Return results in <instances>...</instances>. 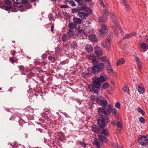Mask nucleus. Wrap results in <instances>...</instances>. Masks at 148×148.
Returning a JSON list of instances; mask_svg holds the SVG:
<instances>
[{
    "label": "nucleus",
    "instance_id": "6e6552de",
    "mask_svg": "<svg viewBox=\"0 0 148 148\" xmlns=\"http://www.w3.org/2000/svg\"><path fill=\"white\" fill-rule=\"evenodd\" d=\"M96 101L98 103L99 105L104 107L107 106L108 102L105 99L103 98L100 99L99 98L97 97L96 99Z\"/></svg>",
    "mask_w": 148,
    "mask_h": 148
},
{
    "label": "nucleus",
    "instance_id": "a211bd4d",
    "mask_svg": "<svg viewBox=\"0 0 148 148\" xmlns=\"http://www.w3.org/2000/svg\"><path fill=\"white\" fill-rule=\"evenodd\" d=\"M66 34L69 37H71L74 35V32L73 29H69L67 31Z\"/></svg>",
    "mask_w": 148,
    "mask_h": 148
},
{
    "label": "nucleus",
    "instance_id": "393cba45",
    "mask_svg": "<svg viewBox=\"0 0 148 148\" xmlns=\"http://www.w3.org/2000/svg\"><path fill=\"white\" fill-rule=\"evenodd\" d=\"M100 134H103L105 136H109V134L107 130L105 129H103L102 130V132L100 133Z\"/></svg>",
    "mask_w": 148,
    "mask_h": 148
},
{
    "label": "nucleus",
    "instance_id": "20e7f679",
    "mask_svg": "<svg viewBox=\"0 0 148 148\" xmlns=\"http://www.w3.org/2000/svg\"><path fill=\"white\" fill-rule=\"evenodd\" d=\"M111 18H112L113 22L114 23V24L116 25L117 27V28H115V27L112 26V28L113 31L116 34H117L118 32L117 29H118L122 35L123 34V31L122 29L120 27H119V25L118 21L116 20V18L114 14L112 15L111 16Z\"/></svg>",
    "mask_w": 148,
    "mask_h": 148
},
{
    "label": "nucleus",
    "instance_id": "72a5a7b5",
    "mask_svg": "<svg viewBox=\"0 0 148 148\" xmlns=\"http://www.w3.org/2000/svg\"><path fill=\"white\" fill-rule=\"evenodd\" d=\"M93 88L92 89V91L93 92L95 93L96 94H98L99 93V88H94L93 87Z\"/></svg>",
    "mask_w": 148,
    "mask_h": 148
},
{
    "label": "nucleus",
    "instance_id": "13d9d810",
    "mask_svg": "<svg viewBox=\"0 0 148 148\" xmlns=\"http://www.w3.org/2000/svg\"><path fill=\"white\" fill-rule=\"evenodd\" d=\"M80 144L83 147H86V144L85 143L82 142L80 143Z\"/></svg>",
    "mask_w": 148,
    "mask_h": 148
},
{
    "label": "nucleus",
    "instance_id": "9b49d317",
    "mask_svg": "<svg viewBox=\"0 0 148 148\" xmlns=\"http://www.w3.org/2000/svg\"><path fill=\"white\" fill-rule=\"evenodd\" d=\"M87 58L89 60H92V63H97L98 60L95 58V56L94 54H89L87 56Z\"/></svg>",
    "mask_w": 148,
    "mask_h": 148
},
{
    "label": "nucleus",
    "instance_id": "864d4df0",
    "mask_svg": "<svg viewBox=\"0 0 148 148\" xmlns=\"http://www.w3.org/2000/svg\"><path fill=\"white\" fill-rule=\"evenodd\" d=\"M26 5L27 8H30L32 6V5L30 4H29L28 3H27V5Z\"/></svg>",
    "mask_w": 148,
    "mask_h": 148
},
{
    "label": "nucleus",
    "instance_id": "a878e982",
    "mask_svg": "<svg viewBox=\"0 0 148 148\" xmlns=\"http://www.w3.org/2000/svg\"><path fill=\"white\" fill-rule=\"evenodd\" d=\"M142 115H144L145 112L144 111L139 107H138L136 109Z\"/></svg>",
    "mask_w": 148,
    "mask_h": 148
},
{
    "label": "nucleus",
    "instance_id": "4be33fe9",
    "mask_svg": "<svg viewBox=\"0 0 148 148\" xmlns=\"http://www.w3.org/2000/svg\"><path fill=\"white\" fill-rule=\"evenodd\" d=\"M125 62V60L123 58L119 59L117 61L116 64L117 66L123 64Z\"/></svg>",
    "mask_w": 148,
    "mask_h": 148
},
{
    "label": "nucleus",
    "instance_id": "f3484780",
    "mask_svg": "<svg viewBox=\"0 0 148 148\" xmlns=\"http://www.w3.org/2000/svg\"><path fill=\"white\" fill-rule=\"evenodd\" d=\"M136 35V34L135 32H132L129 34H126L125 37H124L123 39H124L126 38L129 39L131 38L132 36H135Z\"/></svg>",
    "mask_w": 148,
    "mask_h": 148
},
{
    "label": "nucleus",
    "instance_id": "e433bc0d",
    "mask_svg": "<svg viewBox=\"0 0 148 148\" xmlns=\"http://www.w3.org/2000/svg\"><path fill=\"white\" fill-rule=\"evenodd\" d=\"M137 65L138 66V67L139 69V70L140 71L141 68L142 66V63L140 61L137 63Z\"/></svg>",
    "mask_w": 148,
    "mask_h": 148
},
{
    "label": "nucleus",
    "instance_id": "a19ab883",
    "mask_svg": "<svg viewBox=\"0 0 148 148\" xmlns=\"http://www.w3.org/2000/svg\"><path fill=\"white\" fill-rule=\"evenodd\" d=\"M69 62V61L67 59L64 60L60 62V64L62 65H64L67 64Z\"/></svg>",
    "mask_w": 148,
    "mask_h": 148
},
{
    "label": "nucleus",
    "instance_id": "680f3d73",
    "mask_svg": "<svg viewBox=\"0 0 148 148\" xmlns=\"http://www.w3.org/2000/svg\"><path fill=\"white\" fill-rule=\"evenodd\" d=\"M74 0L78 3H79L80 2L82 1V0Z\"/></svg>",
    "mask_w": 148,
    "mask_h": 148
},
{
    "label": "nucleus",
    "instance_id": "ea45409f",
    "mask_svg": "<svg viewBox=\"0 0 148 148\" xmlns=\"http://www.w3.org/2000/svg\"><path fill=\"white\" fill-rule=\"evenodd\" d=\"M5 3L6 5H9L12 3V2L9 0H5Z\"/></svg>",
    "mask_w": 148,
    "mask_h": 148
},
{
    "label": "nucleus",
    "instance_id": "aec40b11",
    "mask_svg": "<svg viewBox=\"0 0 148 148\" xmlns=\"http://www.w3.org/2000/svg\"><path fill=\"white\" fill-rule=\"evenodd\" d=\"M91 128L92 131L94 132L98 133L99 131V129L96 125H93L91 126Z\"/></svg>",
    "mask_w": 148,
    "mask_h": 148
},
{
    "label": "nucleus",
    "instance_id": "3c124183",
    "mask_svg": "<svg viewBox=\"0 0 148 148\" xmlns=\"http://www.w3.org/2000/svg\"><path fill=\"white\" fill-rule=\"evenodd\" d=\"M19 69L20 70L23 71V70H24V67L23 66L21 65V66H19Z\"/></svg>",
    "mask_w": 148,
    "mask_h": 148
},
{
    "label": "nucleus",
    "instance_id": "0e129e2a",
    "mask_svg": "<svg viewBox=\"0 0 148 148\" xmlns=\"http://www.w3.org/2000/svg\"><path fill=\"white\" fill-rule=\"evenodd\" d=\"M52 58H53L51 56H49L48 57V59L49 60H52Z\"/></svg>",
    "mask_w": 148,
    "mask_h": 148
},
{
    "label": "nucleus",
    "instance_id": "c756f323",
    "mask_svg": "<svg viewBox=\"0 0 148 148\" xmlns=\"http://www.w3.org/2000/svg\"><path fill=\"white\" fill-rule=\"evenodd\" d=\"M68 26L71 29H73L75 27V25L73 23L71 22L68 24Z\"/></svg>",
    "mask_w": 148,
    "mask_h": 148
},
{
    "label": "nucleus",
    "instance_id": "bf43d9fd",
    "mask_svg": "<svg viewBox=\"0 0 148 148\" xmlns=\"http://www.w3.org/2000/svg\"><path fill=\"white\" fill-rule=\"evenodd\" d=\"M108 12L106 10H104V12H103V16H105V15H106L107 14H108Z\"/></svg>",
    "mask_w": 148,
    "mask_h": 148
},
{
    "label": "nucleus",
    "instance_id": "de8ad7c7",
    "mask_svg": "<svg viewBox=\"0 0 148 148\" xmlns=\"http://www.w3.org/2000/svg\"><path fill=\"white\" fill-rule=\"evenodd\" d=\"M99 1L101 5L103 6L104 8L105 7V6L103 3V0H99Z\"/></svg>",
    "mask_w": 148,
    "mask_h": 148
},
{
    "label": "nucleus",
    "instance_id": "49530a36",
    "mask_svg": "<svg viewBox=\"0 0 148 148\" xmlns=\"http://www.w3.org/2000/svg\"><path fill=\"white\" fill-rule=\"evenodd\" d=\"M4 8V9L5 10H9L10 9L12 8V7L11 6H5L3 7Z\"/></svg>",
    "mask_w": 148,
    "mask_h": 148
},
{
    "label": "nucleus",
    "instance_id": "2f4dec72",
    "mask_svg": "<svg viewBox=\"0 0 148 148\" xmlns=\"http://www.w3.org/2000/svg\"><path fill=\"white\" fill-rule=\"evenodd\" d=\"M67 2H68L69 4L72 6H75L76 5L74 2L73 0L67 1Z\"/></svg>",
    "mask_w": 148,
    "mask_h": 148
},
{
    "label": "nucleus",
    "instance_id": "c9c22d12",
    "mask_svg": "<svg viewBox=\"0 0 148 148\" xmlns=\"http://www.w3.org/2000/svg\"><path fill=\"white\" fill-rule=\"evenodd\" d=\"M142 49L145 50L146 48V45L145 43H142L140 45Z\"/></svg>",
    "mask_w": 148,
    "mask_h": 148
},
{
    "label": "nucleus",
    "instance_id": "58836bf2",
    "mask_svg": "<svg viewBox=\"0 0 148 148\" xmlns=\"http://www.w3.org/2000/svg\"><path fill=\"white\" fill-rule=\"evenodd\" d=\"M80 10H79L78 9L76 8H73L72 10V12L73 13L77 12L78 14V12Z\"/></svg>",
    "mask_w": 148,
    "mask_h": 148
},
{
    "label": "nucleus",
    "instance_id": "2eb2a0df",
    "mask_svg": "<svg viewBox=\"0 0 148 148\" xmlns=\"http://www.w3.org/2000/svg\"><path fill=\"white\" fill-rule=\"evenodd\" d=\"M85 49L86 50L88 53L92 52L93 50V48L90 44H88L85 46Z\"/></svg>",
    "mask_w": 148,
    "mask_h": 148
},
{
    "label": "nucleus",
    "instance_id": "79ce46f5",
    "mask_svg": "<svg viewBox=\"0 0 148 148\" xmlns=\"http://www.w3.org/2000/svg\"><path fill=\"white\" fill-rule=\"evenodd\" d=\"M29 0H22L21 2L22 3L27 5L29 3Z\"/></svg>",
    "mask_w": 148,
    "mask_h": 148
},
{
    "label": "nucleus",
    "instance_id": "5701e85b",
    "mask_svg": "<svg viewBox=\"0 0 148 148\" xmlns=\"http://www.w3.org/2000/svg\"><path fill=\"white\" fill-rule=\"evenodd\" d=\"M90 40L92 42H96L97 39L96 36L93 34H91L89 36Z\"/></svg>",
    "mask_w": 148,
    "mask_h": 148
},
{
    "label": "nucleus",
    "instance_id": "37998d69",
    "mask_svg": "<svg viewBox=\"0 0 148 148\" xmlns=\"http://www.w3.org/2000/svg\"><path fill=\"white\" fill-rule=\"evenodd\" d=\"M139 121L141 123H144L145 122V119L142 117H140L139 118Z\"/></svg>",
    "mask_w": 148,
    "mask_h": 148
},
{
    "label": "nucleus",
    "instance_id": "0eeeda50",
    "mask_svg": "<svg viewBox=\"0 0 148 148\" xmlns=\"http://www.w3.org/2000/svg\"><path fill=\"white\" fill-rule=\"evenodd\" d=\"M101 29L99 30V32H100L99 35L100 36L103 37L105 36L106 33H107L108 30L106 26L104 25H101Z\"/></svg>",
    "mask_w": 148,
    "mask_h": 148
},
{
    "label": "nucleus",
    "instance_id": "e2e57ef3",
    "mask_svg": "<svg viewBox=\"0 0 148 148\" xmlns=\"http://www.w3.org/2000/svg\"><path fill=\"white\" fill-rule=\"evenodd\" d=\"M63 14L65 16H66L67 15V13L66 12H63Z\"/></svg>",
    "mask_w": 148,
    "mask_h": 148
},
{
    "label": "nucleus",
    "instance_id": "338daca9",
    "mask_svg": "<svg viewBox=\"0 0 148 148\" xmlns=\"http://www.w3.org/2000/svg\"><path fill=\"white\" fill-rule=\"evenodd\" d=\"M16 53V52L15 51H14V50L13 51V53H12V56H14Z\"/></svg>",
    "mask_w": 148,
    "mask_h": 148
},
{
    "label": "nucleus",
    "instance_id": "bb28decb",
    "mask_svg": "<svg viewBox=\"0 0 148 148\" xmlns=\"http://www.w3.org/2000/svg\"><path fill=\"white\" fill-rule=\"evenodd\" d=\"M109 86L110 84L109 83L106 82L102 85V88L104 89H106L109 87Z\"/></svg>",
    "mask_w": 148,
    "mask_h": 148
},
{
    "label": "nucleus",
    "instance_id": "cd10ccee",
    "mask_svg": "<svg viewBox=\"0 0 148 148\" xmlns=\"http://www.w3.org/2000/svg\"><path fill=\"white\" fill-rule=\"evenodd\" d=\"M99 20L100 22L103 23L106 22L107 18H103V17H100L99 18Z\"/></svg>",
    "mask_w": 148,
    "mask_h": 148
},
{
    "label": "nucleus",
    "instance_id": "4468645a",
    "mask_svg": "<svg viewBox=\"0 0 148 148\" xmlns=\"http://www.w3.org/2000/svg\"><path fill=\"white\" fill-rule=\"evenodd\" d=\"M12 1L14 3L15 7L18 8H20L21 7L22 0H12Z\"/></svg>",
    "mask_w": 148,
    "mask_h": 148
},
{
    "label": "nucleus",
    "instance_id": "c85d7f7f",
    "mask_svg": "<svg viewBox=\"0 0 148 148\" xmlns=\"http://www.w3.org/2000/svg\"><path fill=\"white\" fill-rule=\"evenodd\" d=\"M122 3H123L125 7L126 10L128 11L129 10V6L126 3L125 0H123Z\"/></svg>",
    "mask_w": 148,
    "mask_h": 148
},
{
    "label": "nucleus",
    "instance_id": "09e8293b",
    "mask_svg": "<svg viewBox=\"0 0 148 148\" xmlns=\"http://www.w3.org/2000/svg\"><path fill=\"white\" fill-rule=\"evenodd\" d=\"M61 8H69V6L67 5H62L60 6Z\"/></svg>",
    "mask_w": 148,
    "mask_h": 148
},
{
    "label": "nucleus",
    "instance_id": "c03bdc74",
    "mask_svg": "<svg viewBox=\"0 0 148 148\" xmlns=\"http://www.w3.org/2000/svg\"><path fill=\"white\" fill-rule=\"evenodd\" d=\"M117 110L116 109H114L111 110V111L116 116H117L118 115V114H116Z\"/></svg>",
    "mask_w": 148,
    "mask_h": 148
},
{
    "label": "nucleus",
    "instance_id": "f257e3e1",
    "mask_svg": "<svg viewBox=\"0 0 148 148\" xmlns=\"http://www.w3.org/2000/svg\"><path fill=\"white\" fill-rule=\"evenodd\" d=\"M98 112L99 115L100 116V118L102 120L98 119L97 120V124L100 127L104 128L105 127V123L108 121L107 117L105 116L107 114V112L102 108H98Z\"/></svg>",
    "mask_w": 148,
    "mask_h": 148
},
{
    "label": "nucleus",
    "instance_id": "6ab92c4d",
    "mask_svg": "<svg viewBox=\"0 0 148 148\" xmlns=\"http://www.w3.org/2000/svg\"><path fill=\"white\" fill-rule=\"evenodd\" d=\"M111 122L114 125H116L118 127L121 128L122 127V124L120 122L112 121Z\"/></svg>",
    "mask_w": 148,
    "mask_h": 148
},
{
    "label": "nucleus",
    "instance_id": "f8f14e48",
    "mask_svg": "<svg viewBox=\"0 0 148 148\" xmlns=\"http://www.w3.org/2000/svg\"><path fill=\"white\" fill-rule=\"evenodd\" d=\"M94 51L95 53L97 55L100 56L102 54L103 51L102 49L97 46H96L95 47Z\"/></svg>",
    "mask_w": 148,
    "mask_h": 148
},
{
    "label": "nucleus",
    "instance_id": "423d86ee",
    "mask_svg": "<svg viewBox=\"0 0 148 148\" xmlns=\"http://www.w3.org/2000/svg\"><path fill=\"white\" fill-rule=\"evenodd\" d=\"M109 37L106 38L105 43H102L103 46L107 50H109L110 49V40L111 37L112 36V34L111 33L109 34Z\"/></svg>",
    "mask_w": 148,
    "mask_h": 148
},
{
    "label": "nucleus",
    "instance_id": "dca6fc26",
    "mask_svg": "<svg viewBox=\"0 0 148 148\" xmlns=\"http://www.w3.org/2000/svg\"><path fill=\"white\" fill-rule=\"evenodd\" d=\"M99 140L101 142L106 143L107 141V138L102 135L99 136Z\"/></svg>",
    "mask_w": 148,
    "mask_h": 148
},
{
    "label": "nucleus",
    "instance_id": "4d7b16f0",
    "mask_svg": "<svg viewBox=\"0 0 148 148\" xmlns=\"http://www.w3.org/2000/svg\"><path fill=\"white\" fill-rule=\"evenodd\" d=\"M95 144L97 146H99V143L97 141H95L94 142Z\"/></svg>",
    "mask_w": 148,
    "mask_h": 148
},
{
    "label": "nucleus",
    "instance_id": "7c9ffc66",
    "mask_svg": "<svg viewBox=\"0 0 148 148\" xmlns=\"http://www.w3.org/2000/svg\"><path fill=\"white\" fill-rule=\"evenodd\" d=\"M68 36L67 35H66L65 34H64L62 35V40L64 42H65L66 40L68 38Z\"/></svg>",
    "mask_w": 148,
    "mask_h": 148
},
{
    "label": "nucleus",
    "instance_id": "9d476101",
    "mask_svg": "<svg viewBox=\"0 0 148 148\" xmlns=\"http://www.w3.org/2000/svg\"><path fill=\"white\" fill-rule=\"evenodd\" d=\"M107 63L108 64L106 69L107 72L111 75L114 76L115 74L111 67V64L109 61H107Z\"/></svg>",
    "mask_w": 148,
    "mask_h": 148
},
{
    "label": "nucleus",
    "instance_id": "774afa93",
    "mask_svg": "<svg viewBox=\"0 0 148 148\" xmlns=\"http://www.w3.org/2000/svg\"><path fill=\"white\" fill-rule=\"evenodd\" d=\"M58 140L59 141H61L62 140L61 138L60 137L58 138Z\"/></svg>",
    "mask_w": 148,
    "mask_h": 148
},
{
    "label": "nucleus",
    "instance_id": "4c0bfd02",
    "mask_svg": "<svg viewBox=\"0 0 148 148\" xmlns=\"http://www.w3.org/2000/svg\"><path fill=\"white\" fill-rule=\"evenodd\" d=\"M100 60L103 62H106L108 61L106 60V56H103L101 58Z\"/></svg>",
    "mask_w": 148,
    "mask_h": 148
},
{
    "label": "nucleus",
    "instance_id": "412c9836",
    "mask_svg": "<svg viewBox=\"0 0 148 148\" xmlns=\"http://www.w3.org/2000/svg\"><path fill=\"white\" fill-rule=\"evenodd\" d=\"M138 91L141 94H143L145 90V88L143 86H140L139 85L138 88Z\"/></svg>",
    "mask_w": 148,
    "mask_h": 148
},
{
    "label": "nucleus",
    "instance_id": "a18cd8bd",
    "mask_svg": "<svg viewBox=\"0 0 148 148\" xmlns=\"http://www.w3.org/2000/svg\"><path fill=\"white\" fill-rule=\"evenodd\" d=\"M115 107L118 109H119L120 108V104L119 102L116 103L115 105Z\"/></svg>",
    "mask_w": 148,
    "mask_h": 148
},
{
    "label": "nucleus",
    "instance_id": "603ef678",
    "mask_svg": "<svg viewBox=\"0 0 148 148\" xmlns=\"http://www.w3.org/2000/svg\"><path fill=\"white\" fill-rule=\"evenodd\" d=\"M9 60L12 63L15 62V60H14V58L13 57H10L9 58Z\"/></svg>",
    "mask_w": 148,
    "mask_h": 148
},
{
    "label": "nucleus",
    "instance_id": "1a4fd4ad",
    "mask_svg": "<svg viewBox=\"0 0 148 148\" xmlns=\"http://www.w3.org/2000/svg\"><path fill=\"white\" fill-rule=\"evenodd\" d=\"M77 36L81 39H86L87 38L86 34L84 30L82 29L77 32Z\"/></svg>",
    "mask_w": 148,
    "mask_h": 148
},
{
    "label": "nucleus",
    "instance_id": "ddd939ff",
    "mask_svg": "<svg viewBox=\"0 0 148 148\" xmlns=\"http://www.w3.org/2000/svg\"><path fill=\"white\" fill-rule=\"evenodd\" d=\"M88 13L86 12H84L80 10L78 12V15L82 19H85L88 16Z\"/></svg>",
    "mask_w": 148,
    "mask_h": 148
},
{
    "label": "nucleus",
    "instance_id": "39448f33",
    "mask_svg": "<svg viewBox=\"0 0 148 148\" xmlns=\"http://www.w3.org/2000/svg\"><path fill=\"white\" fill-rule=\"evenodd\" d=\"M138 140L139 143L141 145L148 147V139L146 138L145 136L140 135L138 136Z\"/></svg>",
    "mask_w": 148,
    "mask_h": 148
},
{
    "label": "nucleus",
    "instance_id": "69168bd1",
    "mask_svg": "<svg viewBox=\"0 0 148 148\" xmlns=\"http://www.w3.org/2000/svg\"><path fill=\"white\" fill-rule=\"evenodd\" d=\"M58 16H59L61 18H62V16L60 14V13L59 12H58Z\"/></svg>",
    "mask_w": 148,
    "mask_h": 148
},
{
    "label": "nucleus",
    "instance_id": "f03ea898",
    "mask_svg": "<svg viewBox=\"0 0 148 148\" xmlns=\"http://www.w3.org/2000/svg\"><path fill=\"white\" fill-rule=\"evenodd\" d=\"M93 86L97 88L100 87L101 83L106 81V77L101 75L99 77H94L92 78Z\"/></svg>",
    "mask_w": 148,
    "mask_h": 148
},
{
    "label": "nucleus",
    "instance_id": "6e6d98bb",
    "mask_svg": "<svg viewBox=\"0 0 148 148\" xmlns=\"http://www.w3.org/2000/svg\"><path fill=\"white\" fill-rule=\"evenodd\" d=\"M135 60L137 62V63L139 62H140V59L136 57V58H135Z\"/></svg>",
    "mask_w": 148,
    "mask_h": 148
},
{
    "label": "nucleus",
    "instance_id": "f704fd0d",
    "mask_svg": "<svg viewBox=\"0 0 148 148\" xmlns=\"http://www.w3.org/2000/svg\"><path fill=\"white\" fill-rule=\"evenodd\" d=\"M123 90L127 93L129 92V87L128 86H125L123 87Z\"/></svg>",
    "mask_w": 148,
    "mask_h": 148
},
{
    "label": "nucleus",
    "instance_id": "473e14b6",
    "mask_svg": "<svg viewBox=\"0 0 148 148\" xmlns=\"http://www.w3.org/2000/svg\"><path fill=\"white\" fill-rule=\"evenodd\" d=\"M77 44L76 42L74 41H73L71 44V47L73 49H75L77 47Z\"/></svg>",
    "mask_w": 148,
    "mask_h": 148
},
{
    "label": "nucleus",
    "instance_id": "7ed1b4c3",
    "mask_svg": "<svg viewBox=\"0 0 148 148\" xmlns=\"http://www.w3.org/2000/svg\"><path fill=\"white\" fill-rule=\"evenodd\" d=\"M92 66L91 68L92 72L94 74H97L100 71H102L104 68V65L103 63H92Z\"/></svg>",
    "mask_w": 148,
    "mask_h": 148
},
{
    "label": "nucleus",
    "instance_id": "5fc2aeb1",
    "mask_svg": "<svg viewBox=\"0 0 148 148\" xmlns=\"http://www.w3.org/2000/svg\"><path fill=\"white\" fill-rule=\"evenodd\" d=\"M49 20L52 21L53 19V16H49Z\"/></svg>",
    "mask_w": 148,
    "mask_h": 148
},
{
    "label": "nucleus",
    "instance_id": "052dcab7",
    "mask_svg": "<svg viewBox=\"0 0 148 148\" xmlns=\"http://www.w3.org/2000/svg\"><path fill=\"white\" fill-rule=\"evenodd\" d=\"M54 27V25H52L51 26V30L52 32H53Z\"/></svg>",
    "mask_w": 148,
    "mask_h": 148
},
{
    "label": "nucleus",
    "instance_id": "8fccbe9b",
    "mask_svg": "<svg viewBox=\"0 0 148 148\" xmlns=\"http://www.w3.org/2000/svg\"><path fill=\"white\" fill-rule=\"evenodd\" d=\"M88 75V74L87 73H83L82 74V76L84 78H85Z\"/></svg>",
    "mask_w": 148,
    "mask_h": 148
},
{
    "label": "nucleus",
    "instance_id": "b1692460",
    "mask_svg": "<svg viewBox=\"0 0 148 148\" xmlns=\"http://www.w3.org/2000/svg\"><path fill=\"white\" fill-rule=\"evenodd\" d=\"M73 21L75 23L79 24H81L82 22V20L80 18L76 17L73 18Z\"/></svg>",
    "mask_w": 148,
    "mask_h": 148
}]
</instances>
